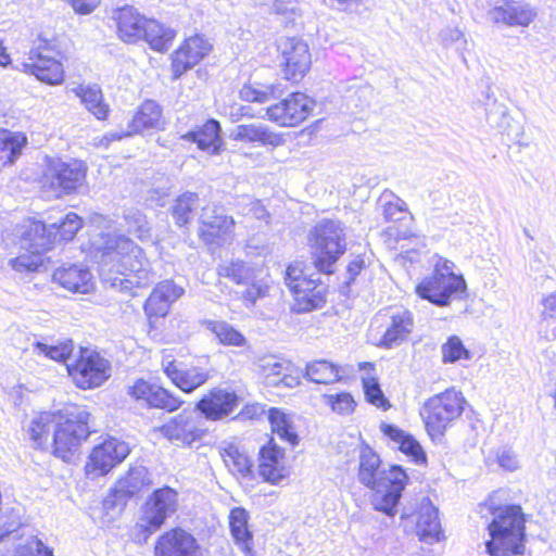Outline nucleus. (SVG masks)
Returning a JSON list of instances; mask_svg holds the SVG:
<instances>
[{
    "instance_id": "obj_1",
    "label": "nucleus",
    "mask_w": 556,
    "mask_h": 556,
    "mask_svg": "<svg viewBox=\"0 0 556 556\" xmlns=\"http://www.w3.org/2000/svg\"><path fill=\"white\" fill-rule=\"evenodd\" d=\"M407 475L401 466H381L379 455L368 445L359 450L358 480L374 491L371 503L376 510L394 516Z\"/></svg>"
},
{
    "instance_id": "obj_2",
    "label": "nucleus",
    "mask_w": 556,
    "mask_h": 556,
    "mask_svg": "<svg viewBox=\"0 0 556 556\" xmlns=\"http://www.w3.org/2000/svg\"><path fill=\"white\" fill-rule=\"evenodd\" d=\"M526 519L518 505L498 507L488 526L485 542L489 556H522L526 553Z\"/></svg>"
},
{
    "instance_id": "obj_3",
    "label": "nucleus",
    "mask_w": 556,
    "mask_h": 556,
    "mask_svg": "<svg viewBox=\"0 0 556 556\" xmlns=\"http://www.w3.org/2000/svg\"><path fill=\"white\" fill-rule=\"evenodd\" d=\"M315 267L331 274L332 266L346 251L345 229L340 220L323 219L307 235Z\"/></svg>"
},
{
    "instance_id": "obj_4",
    "label": "nucleus",
    "mask_w": 556,
    "mask_h": 556,
    "mask_svg": "<svg viewBox=\"0 0 556 556\" xmlns=\"http://www.w3.org/2000/svg\"><path fill=\"white\" fill-rule=\"evenodd\" d=\"M433 258V271L416 286V293L434 305L446 306L466 293L467 285L462 275L454 273L452 261L438 255Z\"/></svg>"
},
{
    "instance_id": "obj_5",
    "label": "nucleus",
    "mask_w": 556,
    "mask_h": 556,
    "mask_svg": "<svg viewBox=\"0 0 556 556\" xmlns=\"http://www.w3.org/2000/svg\"><path fill=\"white\" fill-rule=\"evenodd\" d=\"M60 58L62 52L55 39L39 38L36 46L29 50L27 60L16 68L34 75L48 85H60L64 80V68Z\"/></svg>"
},
{
    "instance_id": "obj_6",
    "label": "nucleus",
    "mask_w": 556,
    "mask_h": 556,
    "mask_svg": "<svg viewBox=\"0 0 556 556\" xmlns=\"http://www.w3.org/2000/svg\"><path fill=\"white\" fill-rule=\"evenodd\" d=\"M89 419V412L81 407H73L65 415L58 416L52 435L54 454L58 457L70 459L81 442L87 440L90 434Z\"/></svg>"
},
{
    "instance_id": "obj_7",
    "label": "nucleus",
    "mask_w": 556,
    "mask_h": 556,
    "mask_svg": "<svg viewBox=\"0 0 556 556\" xmlns=\"http://www.w3.org/2000/svg\"><path fill=\"white\" fill-rule=\"evenodd\" d=\"M304 263L295 261L286 269L285 282L291 291L298 313L311 312L323 307L326 302L327 289L317 279L304 275Z\"/></svg>"
},
{
    "instance_id": "obj_8",
    "label": "nucleus",
    "mask_w": 556,
    "mask_h": 556,
    "mask_svg": "<svg viewBox=\"0 0 556 556\" xmlns=\"http://www.w3.org/2000/svg\"><path fill=\"white\" fill-rule=\"evenodd\" d=\"M86 170V166L80 161L50 160L40 180L41 190L51 198L68 194L83 186Z\"/></svg>"
},
{
    "instance_id": "obj_9",
    "label": "nucleus",
    "mask_w": 556,
    "mask_h": 556,
    "mask_svg": "<svg viewBox=\"0 0 556 556\" xmlns=\"http://www.w3.org/2000/svg\"><path fill=\"white\" fill-rule=\"evenodd\" d=\"M464 403L462 393L454 389L430 397L421 412L429 434L442 435L448 424L462 415Z\"/></svg>"
},
{
    "instance_id": "obj_10",
    "label": "nucleus",
    "mask_w": 556,
    "mask_h": 556,
    "mask_svg": "<svg viewBox=\"0 0 556 556\" xmlns=\"http://www.w3.org/2000/svg\"><path fill=\"white\" fill-rule=\"evenodd\" d=\"M66 367L75 384L84 390L100 387L111 376L110 363L89 349H80L78 358Z\"/></svg>"
},
{
    "instance_id": "obj_11",
    "label": "nucleus",
    "mask_w": 556,
    "mask_h": 556,
    "mask_svg": "<svg viewBox=\"0 0 556 556\" xmlns=\"http://www.w3.org/2000/svg\"><path fill=\"white\" fill-rule=\"evenodd\" d=\"M134 253H127L114 276L110 275L104 280L119 291L136 295V289L148 287L154 279L150 262L140 248V256L135 258Z\"/></svg>"
},
{
    "instance_id": "obj_12",
    "label": "nucleus",
    "mask_w": 556,
    "mask_h": 556,
    "mask_svg": "<svg viewBox=\"0 0 556 556\" xmlns=\"http://www.w3.org/2000/svg\"><path fill=\"white\" fill-rule=\"evenodd\" d=\"M134 253H127L114 276L110 275L104 280L119 291L136 295V289L148 287L154 279L150 262L140 248V256L135 258Z\"/></svg>"
},
{
    "instance_id": "obj_13",
    "label": "nucleus",
    "mask_w": 556,
    "mask_h": 556,
    "mask_svg": "<svg viewBox=\"0 0 556 556\" xmlns=\"http://www.w3.org/2000/svg\"><path fill=\"white\" fill-rule=\"evenodd\" d=\"M178 492L169 486L156 489L142 505L141 527L150 533L159 530L178 509Z\"/></svg>"
},
{
    "instance_id": "obj_14",
    "label": "nucleus",
    "mask_w": 556,
    "mask_h": 556,
    "mask_svg": "<svg viewBox=\"0 0 556 556\" xmlns=\"http://www.w3.org/2000/svg\"><path fill=\"white\" fill-rule=\"evenodd\" d=\"M97 251L99 271L103 279L115 275L118 263L123 262L127 253H134L135 258L140 256V247L122 235H106Z\"/></svg>"
},
{
    "instance_id": "obj_15",
    "label": "nucleus",
    "mask_w": 556,
    "mask_h": 556,
    "mask_svg": "<svg viewBox=\"0 0 556 556\" xmlns=\"http://www.w3.org/2000/svg\"><path fill=\"white\" fill-rule=\"evenodd\" d=\"M315 108V101L302 92H293L288 98L266 109L273 123L282 127H294L304 122Z\"/></svg>"
},
{
    "instance_id": "obj_16",
    "label": "nucleus",
    "mask_w": 556,
    "mask_h": 556,
    "mask_svg": "<svg viewBox=\"0 0 556 556\" xmlns=\"http://www.w3.org/2000/svg\"><path fill=\"white\" fill-rule=\"evenodd\" d=\"M278 50L285 78L294 81L303 78L312 63L307 43L300 38L287 37L280 39Z\"/></svg>"
},
{
    "instance_id": "obj_17",
    "label": "nucleus",
    "mask_w": 556,
    "mask_h": 556,
    "mask_svg": "<svg viewBox=\"0 0 556 556\" xmlns=\"http://www.w3.org/2000/svg\"><path fill=\"white\" fill-rule=\"evenodd\" d=\"M200 224V238L206 244L220 245L231 238L235 220L225 215L222 208L207 206L202 210Z\"/></svg>"
},
{
    "instance_id": "obj_18",
    "label": "nucleus",
    "mask_w": 556,
    "mask_h": 556,
    "mask_svg": "<svg viewBox=\"0 0 556 556\" xmlns=\"http://www.w3.org/2000/svg\"><path fill=\"white\" fill-rule=\"evenodd\" d=\"M151 484V476L144 466L130 467L129 470L116 481L105 502L114 506H124L128 500L141 493Z\"/></svg>"
},
{
    "instance_id": "obj_19",
    "label": "nucleus",
    "mask_w": 556,
    "mask_h": 556,
    "mask_svg": "<svg viewBox=\"0 0 556 556\" xmlns=\"http://www.w3.org/2000/svg\"><path fill=\"white\" fill-rule=\"evenodd\" d=\"M155 556H202V549L195 538L176 528L163 533L154 546Z\"/></svg>"
},
{
    "instance_id": "obj_20",
    "label": "nucleus",
    "mask_w": 556,
    "mask_h": 556,
    "mask_svg": "<svg viewBox=\"0 0 556 556\" xmlns=\"http://www.w3.org/2000/svg\"><path fill=\"white\" fill-rule=\"evenodd\" d=\"M212 50L211 42L202 36L195 35L185 40L184 45L172 56V68L175 78H179L187 71L195 66Z\"/></svg>"
},
{
    "instance_id": "obj_21",
    "label": "nucleus",
    "mask_w": 556,
    "mask_h": 556,
    "mask_svg": "<svg viewBox=\"0 0 556 556\" xmlns=\"http://www.w3.org/2000/svg\"><path fill=\"white\" fill-rule=\"evenodd\" d=\"M162 366L172 382L186 393L203 386L210 378V370L202 366H186L175 359H164Z\"/></svg>"
},
{
    "instance_id": "obj_22",
    "label": "nucleus",
    "mask_w": 556,
    "mask_h": 556,
    "mask_svg": "<svg viewBox=\"0 0 556 556\" xmlns=\"http://www.w3.org/2000/svg\"><path fill=\"white\" fill-rule=\"evenodd\" d=\"M168 440L177 444L191 445L199 440L203 431L199 428V416L194 412L184 410L161 428Z\"/></svg>"
},
{
    "instance_id": "obj_23",
    "label": "nucleus",
    "mask_w": 556,
    "mask_h": 556,
    "mask_svg": "<svg viewBox=\"0 0 556 556\" xmlns=\"http://www.w3.org/2000/svg\"><path fill=\"white\" fill-rule=\"evenodd\" d=\"M129 452L130 448L126 442L110 438L93 448L88 467L97 470L98 475H105L122 463Z\"/></svg>"
},
{
    "instance_id": "obj_24",
    "label": "nucleus",
    "mask_w": 556,
    "mask_h": 556,
    "mask_svg": "<svg viewBox=\"0 0 556 556\" xmlns=\"http://www.w3.org/2000/svg\"><path fill=\"white\" fill-rule=\"evenodd\" d=\"M238 400L233 391L215 388L198 402L197 408L207 419L217 420L231 414Z\"/></svg>"
},
{
    "instance_id": "obj_25",
    "label": "nucleus",
    "mask_w": 556,
    "mask_h": 556,
    "mask_svg": "<svg viewBox=\"0 0 556 556\" xmlns=\"http://www.w3.org/2000/svg\"><path fill=\"white\" fill-rule=\"evenodd\" d=\"M185 289L173 280L159 282L144 303V312L149 317H164L170 305L181 298Z\"/></svg>"
},
{
    "instance_id": "obj_26",
    "label": "nucleus",
    "mask_w": 556,
    "mask_h": 556,
    "mask_svg": "<svg viewBox=\"0 0 556 556\" xmlns=\"http://www.w3.org/2000/svg\"><path fill=\"white\" fill-rule=\"evenodd\" d=\"M129 394L136 400L144 401L149 406L174 412L180 407L182 401L174 396L166 389L138 380L129 389Z\"/></svg>"
},
{
    "instance_id": "obj_27",
    "label": "nucleus",
    "mask_w": 556,
    "mask_h": 556,
    "mask_svg": "<svg viewBox=\"0 0 556 556\" xmlns=\"http://www.w3.org/2000/svg\"><path fill=\"white\" fill-rule=\"evenodd\" d=\"M258 475L270 484H278L287 478L289 470L285 465V451L269 442L260 450Z\"/></svg>"
},
{
    "instance_id": "obj_28",
    "label": "nucleus",
    "mask_w": 556,
    "mask_h": 556,
    "mask_svg": "<svg viewBox=\"0 0 556 556\" xmlns=\"http://www.w3.org/2000/svg\"><path fill=\"white\" fill-rule=\"evenodd\" d=\"M55 241V235L49 224L39 220H30L23 226L21 232V249L29 253H45L49 251Z\"/></svg>"
},
{
    "instance_id": "obj_29",
    "label": "nucleus",
    "mask_w": 556,
    "mask_h": 556,
    "mask_svg": "<svg viewBox=\"0 0 556 556\" xmlns=\"http://www.w3.org/2000/svg\"><path fill=\"white\" fill-rule=\"evenodd\" d=\"M231 137L237 141L271 148L282 146L285 142L282 135L270 130L267 125L262 123L238 125L233 129Z\"/></svg>"
},
{
    "instance_id": "obj_30",
    "label": "nucleus",
    "mask_w": 556,
    "mask_h": 556,
    "mask_svg": "<svg viewBox=\"0 0 556 556\" xmlns=\"http://www.w3.org/2000/svg\"><path fill=\"white\" fill-rule=\"evenodd\" d=\"M535 16L536 13L530 5L516 2L495 7L488 12L491 22L510 27H528Z\"/></svg>"
},
{
    "instance_id": "obj_31",
    "label": "nucleus",
    "mask_w": 556,
    "mask_h": 556,
    "mask_svg": "<svg viewBox=\"0 0 556 556\" xmlns=\"http://www.w3.org/2000/svg\"><path fill=\"white\" fill-rule=\"evenodd\" d=\"M116 26L119 39L127 43H136L142 39L147 18L131 7H125L116 12Z\"/></svg>"
},
{
    "instance_id": "obj_32",
    "label": "nucleus",
    "mask_w": 556,
    "mask_h": 556,
    "mask_svg": "<svg viewBox=\"0 0 556 556\" xmlns=\"http://www.w3.org/2000/svg\"><path fill=\"white\" fill-rule=\"evenodd\" d=\"M53 280L72 292L87 293L92 288V275L88 268L71 265L53 273Z\"/></svg>"
},
{
    "instance_id": "obj_33",
    "label": "nucleus",
    "mask_w": 556,
    "mask_h": 556,
    "mask_svg": "<svg viewBox=\"0 0 556 556\" xmlns=\"http://www.w3.org/2000/svg\"><path fill=\"white\" fill-rule=\"evenodd\" d=\"M390 319V325L381 339V343L386 348H393L403 343L414 328L413 314L407 309L401 308L393 312Z\"/></svg>"
},
{
    "instance_id": "obj_34",
    "label": "nucleus",
    "mask_w": 556,
    "mask_h": 556,
    "mask_svg": "<svg viewBox=\"0 0 556 556\" xmlns=\"http://www.w3.org/2000/svg\"><path fill=\"white\" fill-rule=\"evenodd\" d=\"M416 527L421 541L433 543L440 540L442 529L438 509L428 498H424L420 503Z\"/></svg>"
},
{
    "instance_id": "obj_35",
    "label": "nucleus",
    "mask_w": 556,
    "mask_h": 556,
    "mask_svg": "<svg viewBox=\"0 0 556 556\" xmlns=\"http://www.w3.org/2000/svg\"><path fill=\"white\" fill-rule=\"evenodd\" d=\"M163 125L161 106L153 100H147L134 115L127 134L131 135L147 129H161Z\"/></svg>"
},
{
    "instance_id": "obj_36",
    "label": "nucleus",
    "mask_w": 556,
    "mask_h": 556,
    "mask_svg": "<svg viewBox=\"0 0 556 556\" xmlns=\"http://www.w3.org/2000/svg\"><path fill=\"white\" fill-rule=\"evenodd\" d=\"M182 138L195 142L199 149L210 154H218L222 146L220 125L217 121L210 119L199 130L189 131Z\"/></svg>"
},
{
    "instance_id": "obj_37",
    "label": "nucleus",
    "mask_w": 556,
    "mask_h": 556,
    "mask_svg": "<svg viewBox=\"0 0 556 556\" xmlns=\"http://www.w3.org/2000/svg\"><path fill=\"white\" fill-rule=\"evenodd\" d=\"M249 514L242 507H236L229 514V527L235 542L247 553L252 551V533L248 528Z\"/></svg>"
},
{
    "instance_id": "obj_38",
    "label": "nucleus",
    "mask_w": 556,
    "mask_h": 556,
    "mask_svg": "<svg viewBox=\"0 0 556 556\" xmlns=\"http://www.w3.org/2000/svg\"><path fill=\"white\" fill-rule=\"evenodd\" d=\"M77 97L80 98L85 108L98 119H105L109 114V105L103 100L101 89L96 85H80L74 89Z\"/></svg>"
},
{
    "instance_id": "obj_39",
    "label": "nucleus",
    "mask_w": 556,
    "mask_h": 556,
    "mask_svg": "<svg viewBox=\"0 0 556 556\" xmlns=\"http://www.w3.org/2000/svg\"><path fill=\"white\" fill-rule=\"evenodd\" d=\"M380 429L384 435L399 445L400 451L413 456L417 463L425 459L421 446L412 435L393 425L384 422L381 424Z\"/></svg>"
},
{
    "instance_id": "obj_40",
    "label": "nucleus",
    "mask_w": 556,
    "mask_h": 556,
    "mask_svg": "<svg viewBox=\"0 0 556 556\" xmlns=\"http://www.w3.org/2000/svg\"><path fill=\"white\" fill-rule=\"evenodd\" d=\"M26 143L27 138L24 134L0 128V162L3 165L12 164Z\"/></svg>"
},
{
    "instance_id": "obj_41",
    "label": "nucleus",
    "mask_w": 556,
    "mask_h": 556,
    "mask_svg": "<svg viewBox=\"0 0 556 556\" xmlns=\"http://www.w3.org/2000/svg\"><path fill=\"white\" fill-rule=\"evenodd\" d=\"M174 37L175 31L173 29L165 27L155 20L147 21L142 39H144L153 50L159 52L167 51L172 46Z\"/></svg>"
},
{
    "instance_id": "obj_42",
    "label": "nucleus",
    "mask_w": 556,
    "mask_h": 556,
    "mask_svg": "<svg viewBox=\"0 0 556 556\" xmlns=\"http://www.w3.org/2000/svg\"><path fill=\"white\" fill-rule=\"evenodd\" d=\"M305 377L314 383L329 384L341 380L340 367L326 359L306 364Z\"/></svg>"
},
{
    "instance_id": "obj_43",
    "label": "nucleus",
    "mask_w": 556,
    "mask_h": 556,
    "mask_svg": "<svg viewBox=\"0 0 556 556\" xmlns=\"http://www.w3.org/2000/svg\"><path fill=\"white\" fill-rule=\"evenodd\" d=\"M56 421L58 416L47 412L41 413L31 420L28 432L37 446L43 447L47 444L50 433L54 432Z\"/></svg>"
},
{
    "instance_id": "obj_44",
    "label": "nucleus",
    "mask_w": 556,
    "mask_h": 556,
    "mask_svg": "<svg viewBox=\"0 0 556 556\" xmlns=\"http://www.w3.org/2000/svg\"><path fill=\"white\" fill-rule=\"evenodd\" d=\"M268 419L271 425V430L281 440L290 443L291 445L298 444V434L293 430L288 415L279 408H270L268 412Z\"/></svg>"
},
{
    "instance_id": "obj_45",
    "label": "nucleus",
    "mask_w": 556,
    "mask_h": 556,
    "mask_svg": "<svg viewBox=\"0 0 556 556\" xmlns=\"http://www.w3.org/2000/svg\"><path fill=\"white\" fill-rule=\"evenodd\" d=\"M49 227L55 238L59 236L63 241L72 240L83 226L81 218L73 212L62 215L59 219L51 220L49 218Z\"/></svg>"
},
{
    "instance_id": "obj_46",
    "label": "nucleus",
    "mask_w": 556,
    "mask_h": 556,
    "mask_svg": "<svg viewBox=\"0 0 556 556\" xmlns=\"http://www.w3.org/2000/svg\"><path fill=\"white\" fill-rule=\"evenodd\" d=\"M247 286L245 290L241 293V300L247 307L254 306L258 300L266 298L269 293V279L260 270L253 276V279Z\"/></svg>"
},
{
    "instance_id": "obj_47",
    "label": "nucleus",
    "mask_w": 556,
    "mask_h": 556,
    "mask_svg": "<svg viewBox=\"0 0 556 556\" xmlns=\"http://www.w3.org/2000/svg\"><path fill=\"white\" fill-rule=\"evenodd\" d=\"M206 328L212 331L224 345L244 346L245 337L226 321H206Z\"/></svg>"
},
{
    "instance_id": "obj_48",
    "label": "nucleus",
    "mask_w": 556,
    "mask_h": 556,
    "mask_svg": "<svg viewBox=\"0 0 556 556\" xmlns=\"http://www.w3.org/2000/svg\"><path fill=\"white\" fill-rule=\"evenodd\" d=\"M198 206V195L192 192H185L179 195L173 205L172 214L179 226L191 220V213Z\"/></svg>"
},
{
    "instance_id": "obj_49",
    "label": "nucleus",
    "mask_w": 556,
    "mask_h": 556,
    "mask_svg": "<svg viewBox=\"0 0 556 556\" xmlns=\"http://www.w3.org/2000/svg\"><path fill=\"white\" fill-rule=\"evenodd\" d=\"M260 270L244 262L236 261L223 266L220 275L230 278L237 285H244L249 283Z\"/></svg>"
},
{
    "instance_id": "obj_50",
    "label": "nucleus",
    "mask_w": 556,
    "mask_h": 556,
    "mask_svg": "<svg viewBox=\"0 0 556 556\" xmlns=\"http://www.w3.org/2000/svg\"><path fill=\"white\" fill-rule=\"evenodd\" d=\"M126 226L129 232L144 240L151 237V227L146 216L136 208H128L124 214Z\"/></svg>"
},
{
    "instance_id": "obj_51",
    "label": "nucleus",
    "mask_w": 556,
    "mask_h": 556,
    "mask_svg": "<svg viewBox=\"0 0 556 556\" xmlns=\"http://www.w3.org/2000/svg\"><path fill=\"white\" fill-rule=\"evenodd\" d=\"M35 351L38 354H43L53 361L65 362L70 359L73 353V342L71 340L61 342L59 344L37 342L35 344Z\"/></svg>"
},
{
    "instance_id": "obj_52",
    "label": "nucleus",
    "mask_w": 556,
    "mask_h": 556,
    "mask_svg": "<svg viewBox=\"0 0 556 556\" xmlns=\"http://www.w3.org/2000/svg\"><path fill=\"white\" fill-rule=\"evenodd\" d=\"M258 368L269 384L278 386V380L288 369V364L274 356H268L260 361Z\"/></svg>"
},
{
    "instance_id": "obj_53",
    "label": "nucleus",
    "mask_w": 556,
    "mask_h": 556,
    "mask_svg": "<svg viewBox=\"0 0 556 556\" xmlns=\"http://www.w3.org/2000/svg\"><path fill=\"white\" fill-rule=\"evenodd\" d=\"M443 363H455L460 359H470V352L464 346L463 341L457 336H452L442 345Z\"/></svg>"
},
{
    "instance_id": "obj_54",
    "label": "nucleus",
    "mask_w": 556,
    "mask_h": 556,
    "mask_svg": "<svg viewBox=\"0 0 556 556\" xmlns=\"http://www.w3.org/2000/svg\"><path fill=\"white\" fill-rule=\"evenodd\" d=\"M325 403L336 414L346 416L355 410L356 402L351 393L340 392L337 394H328L324 396Z\"/></svg>"
},
{
    "instance_id": "obj_55",
    "label": "nucleus",
    "mask_w": 556,
    "mask_h": 556,
    "mask_svg": "<svg viewBox=\"0 0 556 556\" xmlns=\"http://www.w3.org/2000/svg\"><path fill=\"white\" fill-rule=\"evenodd\" d=\"M362 381L365 397L370 404L382 409L390 407V403L384 396L377 378L364 377Z\"/></svg>"
},
{
    "instance_id": "obj_56",
    "label": "nucleus",
    "mask_w": 556,
    "mask_h": 556,
    "mask_svg": "<svg viewBox=\"0 0 556 556\" xmlns=\"http://www.w3.org/2000/svg\"><path fill=\"white\" fill-rule=\"evenodd\" d=\"M225 463L233 472L243 478L250 477L252 473L253 464L251 459L238 450L227 452Z\"/></svg>"
},
{
    "instance_id": "obj_57",
    "label": "nucleus",
    "mask_w": 556,
    "mask_h": 556,
    "mask_svg": "<svg viewBox=\"0 0 556 556\" xmlns=\"http://www.w3.org/2000/svg\"><path fill=\"white\" fill-rule=\"evenodd\" d=\"M10 263L16 271H35L43 264L42 253L26 252L12 258Z\"/></svg>"
},
{
    "instance_id": "obj_58",
    "label": "nucleus",
    "mask_w": 556,
    "mask_h": 556,
    "mask_svg": "<svg viewBox=\"0 0 556 556\" xmlns=\"http://www.w3.org/2000/svg\"><path fill=\"white\" fill-rule=\"evenodd\" d=\"M274 91L273 86L257 88L252 85H244L240 90V97L247 102L264 103L273 98Z\"/></svg>"
},
{
    "instance_id": "obj_59",
    "label": "nucleus",
    "mask_w": 556,
    "mask_h": 556,
    "mask_svg": "<svg viewBox=\"0 0 556 556\" xmlns=\"http://www.w3.org/2000/svg\"><path fill=\"white\" fill-rule=\"evenodd\" d=\"M271 11L282 16L287 22H294L301 16V8L298 0H275Z\"/></svg>"
},
{
    "instance_id": "obj_60",
    "label": "nucleus",
    "mask_w": 556,
    "mask_h": 556,
    "mask_svg": "<svg viewBox=\"0 0 556 556\" xmlns=\"http://www.w3.org/2000/svg\"><path fill=\"white\" fill-rule=\"evenodd\" d=\"M239 205L241 206L242 214L264 220L266 224L269 223V213L260 200L243 197Z\"/></svg>"
},
{
    "instance_id": "obj_61",
    "label": "nucleus",
    "mask_w": 556,
    "mask_h": 556,
    "mask_svg": "<svg viewBox=\"0 0 556 556\" xmlns=\"http://www.w3.org/2000/svg\"><path fill=\"white\" fill-rule=\"evenodd\" d=\"M14 556H52V551L41 541L31 539L25 545L17 547Z\"/></svg>"
},
{
    "instance_id": "obj_62",
    "label": "nucleus",
    "mask_w": 556,
    "mask_h": 556,
    "mask_svg": "<svg viewBox=\"0 0 556 556\" xmlns=\"http://www.w3.org/2000/svg\"><path fill=\"white\" fill-rule=\"evenodd\" d=\"M20 526V515L13 508H8L5 511L0 510V529L8 530V535L16 531Z\"/></svg>"
},
{
    "instance_id": "obj_63",
    "label": "nucleus",
    "mask_w": 556,
    "mask_h": 556,
    "mask_svg": "<svg viewBox=\"0 0 556 556\" xmlns=\"http://www.w3.org/2000/svg\"><path fill=\"white\" fill-rule=\"evenodd\" d=\"M20 526V515L13 508H8L5 511L0 510V529L8 530V535L16 531Z\"/></svg>"
},
{
    "instance_id": "obj_64",
    "label": "nucleus",
    "mask_w": 556,
    "mask_h": 556,
    "mask_svg": "<svg viewBox=\"0 0 556 556\" xmlns=\"http://www.w3.org/2000/svg\"><path fill=\"white\" fill-rule=\"evenodd\" d=\"M496 460L500 467L508 471H514L519 467V462L516 454L505 447L500 448L496 452Z\"/></svg>"
}]
</instances>
